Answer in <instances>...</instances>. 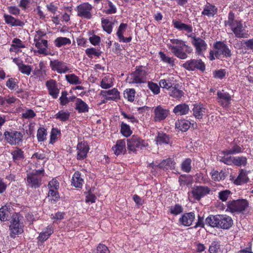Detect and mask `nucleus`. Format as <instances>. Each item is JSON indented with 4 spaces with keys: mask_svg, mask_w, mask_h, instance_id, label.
I'll list each match as a JSON object with an SVG mask.
<instances>
[{
    "mask_svg": "<svg viewBox=\"0 0 253 253\" xmlns=\"http://www.w3.org/2000/svg\"><path fill=\"white\" fill-rule=\"evenodd\" d=\"M170 42L171 44L169 45V48L172 53L179 59H186L187 53H190L192 51L191 47L186 45L182 40L172 39L170 40Z\"/></svg>",
    "mask_w": 253,
    "mask_h": 253,
    "instance_id": "f257e3e1",
    "label": "nucleus"
},
{
    "mask_svg": "<svg viewBox=\"0 0 253 253\" xmlns=\"http://www.w3.org/2000/svg\"><path fill=\"white\" fill-rule=\"evenodd\" d=\"M225 25L231 28L236 37L239 38H246L248 37V34L243 27L242 22L234 19L233 13L229 12L228 20L225 21Z\"/></svg>",
    "mask_w": 253,
    "mask_h": 253,
    "instance_id": "f03ea898",
    "label": "nucleus"
},
{
    "mask_svg": "<svg viewBox=\"0 0 253 253\" xmlns=\"http://www.w3.org/2000/svg\"><path fill=\"white\" fill-rule=\"evenodd\" d=\"M248 205V201L244 199L230 201L227 203L226 211L232 213H239L245 211Z\"/></svg>",
    "mask_w": 253,
    "mask_h": 253,
    "instance_id": "7ed1b4c3",
    "label": "nucleus"
},
{
    "mask_svg": "<svg viewBox=\"0 0 253 253\" xmlns=\"http://www.w3.org/2000/svg\"><path fill=\"white\" fill-rule=\"evenodd\" d=\"M44 173L43 169L33 171L27 174V184L32 188H38L41 185L42 177Z\"/></svg>",
    "mask_w": 253,
    "mask_h": 253,
    "instance_id": "20e7f679",
    "label": "nucleus"
},
{
    "mask_svg": "<svg viewBox=\"0 0 253 253\" xmlns=\"http://www.w3.org/2000/svg\"><path fill=\"white\" fill-rule=\"evenodd\" d=\"M21 220L22 217L19 215L15 214L12 215L9 226L11 237H15L16 235L21 234L23 232L24 225Z\"/></svg>",
    "mask_w": 253,
    "mask_h": 253,
    "instance_id": "39448f33",
    "label": "nucleus"
},
{
    "mask_svg": "<svg viewBox=\"0 0 253 253\" xmlns=\"http://www.w3.org/2000/svg\"><path fill=\"white\" fill-rule=\"evenodd\" d=\"M147 71L142 67H139L129 76L127 81L129 84H141L147 80Z\"/></svg>",
    "mask_w": 253,
    "mask_h": 253,
    "instance_id": "423d86ee",
    "label": "nucleus"
},
{
    "mask_svg": "<svg viewBox=\"0 0 253 253\" xmlns=\"http://www.w3.org/2000/svg\"><path fill=\"white\" fill-rule=\"evenodd\" d=\"M217 159L228 165H234L236 166H245L247 163L245 157H232L230 156H218Z\"/></svg>",
    "mask_w": 253,
    "mask_h": 253,
    "instance_id": "0eeeda50",
    "label": "nucleus"
},
{
    "mask_svg": "<svg viewBox=\"0 0 253 253\" xmlns=\"http://www.w3.org/2000/svg\"><path fill=\"white\" fill-rule=\"evenodd\" d=\"M147 145V143L143 139L136 136H132L127 139V146L128 150L135 152L137 150L142 149Z\"/></svg>",
    "mask_w": 253,
    "mask_h": 253,
    "instance_id": "6e6552de",
    "label": "nucleus"
},
{
    "mask_svg": "<svg viewBox=\"0 0 253 253\" xmlns=\"http://www.w3.org/2000/svg\"><path fill=\"white\" fill-rule=\"evenodd\" d=\"M4 136L6 142L10 145H18L22 142L23 139L22 133L16 130L6 131Z\"/></svg>",
    "mask_w": 253,
    "mask_h": 253,
    "instance_id": "1a4fd4ad",
    "label": "nucleus"
},
{
    "mask_svg": "<svg viewBox=\"0 0 253 253\" xmlns=\"http://www.w3.org/2000/svg\"><path fill=\"white\" fill-rule=\"evenodd\" d=\"M214 54L215 58H221L223 57H229L231 56V50L228 46L223 42H218L214 44Z\"/></svg>",
    "mask_w": 253,
    "mask_h": 253,
    "instance_id": "9d476101",
    "label": "nucleus"
},
{
    "mask_svg": "<svg viewBox=\"0 0 253 253\" xmlns=\"http://www.w3.org/2000/svg\"><path fill=\"white\" fill-rule=\"evenodd\" d=\"M92 8V6L89 3H83L77 7L78 15L82 18L90 19L92 17L91 11Z\"/></svg>",
    "mask_w": 253,
    "mask_h": 253,
    "instance_id": "9b49d317",
    "label": "nucleus"
},
{
    "mask_svg": "<svg viewBox=\"0 0 253 253\" xmlns=\"http://www.w3.org/2000/svg\"><path fill=\"white\" fill-rule=\"evenodd\" d=\"M182 67L188 71H194L196 69L204 71L205 65L201 59H191L183 64Z\"/></svg>",
    "mask_w": 253,
    "mask_h": 253,
    "instance_id": "f8f14e48",
    "label": "nucleus"
},
{
    "mask_svg": "<svg viewBox=\"0 0 253 253\" xmlns=\"http://www.w3.org/2000/svg\"><path fill=\"white\" fill-rule=\"evenodd\" d=\"M192 43L195 48L196 53L198 55H202L207 50L208 45L206 42L200 37H191Z\"/></svg>",
    "mask_w": 253,
    "mask_h": 253,
    "instance_id": "ddd939ff",
    "label": "nucleus"
},
{
    "mask_svg": "<svg viewBox=\"0 0 253 253\" xmlns=\"http://www.w3.org/2000/svg\"><path fill=\"white\" fill-rule=\"evenodd\" d=\"M232 98L230 94L224 90H218L217 92V101L223 108H228L231 104Z\"/></svg>",
    "mask_w": 253,
    "mask_h": 253,
    "instance_id": "4468645a",
    "label": "nucleus"
},
{
    "mask_svg": "<svg viewBox=\"0 0 253 253\" xmlns=\"http://www.w3.org/2000/svg\"><path fill=\"white\" fill-rule=\"evenodd\" d=\"M154 120L155 122L164 120L169 115V111L166 107L159 105L154 109Z\"/></svg>",
    "mask_w": 253,
    "mask_h": 253,
    "instance_id": "2eb2a0df",
    "label": "nucleus"
},
{
    "mask_svg": "<svg viewBox=\"0 0 253 253\" xmlns=\"http://www.w3.org/2000/svg\"><path fill=\"white\" fill-rule=\"evenodd\" d=\"M49 65L52 70L56 71L59 74L65 73L69 70L66 63L58 60H51Z\"/></svg>",
    "mask_w": 253,
    "mask_h": 253,
    "instance_id": "dca6fc26",
    "label": "nucleus"
},
{
    "mask_svg": "<svg viewBox=\"0 0 253 253\" xmlns=\"http://www.w3.org/2000/svg\"><path fill=\"white\" fill-rule=\"evenodd\" d=\"M77 159L78 160L84 159L89 150V147L86 142H78L77 145Z\"/></svg>",
    "mask_w": 253,
    "mask_h": 253,
    "instance_id": "f3484780",
    "label": "nucleus"
},
{
    "mask_svg": "<svg viewBox=\"0 0 253 253\" xmlns=\"http://www.w3.org/2000/svg\"><path fill=\"white\" fill-rule=\"evenodd\" d=\"M210 192V189L208 187L196 186L193 188L191 193L195 200L199 201L202 197L208 194Z\"/></svg>",
    "mask_w": 253,
    "mask_h": 253,
    "instance_id": "a211bd4d",
    "label": "nucleus"
},
{
    "mask_svg": "<svg viewBox=\"0 0 253 253\" xmlns=\"http://www.w3.org/2000/svg\"><path fill=\"white\" fill-rule=\"evenodd\" d=\"M218 228L229 229L233 224L231 217L226 215H218Z\"/></svg>",
    "mask_w": 253,
    "mask_h": 253,
    "instance_id": "6ab92c4d",
    "label": "nucleus"
},
{
    "mask_svg": "<svg viewBox=\"0 0 253 253\" xmlns=\"http://www.w3.org/2000/svg\"><path fill=\"white\" fill-rule=\"evenodd\" d=\"M195 218V213L193 212L184 213L179 219V223L184 226H189L192 225Z\"/></svg>",
    "mask_w": 253,
    "mask_h": 253,
    "instance_id": "aec40b11",
    "label": "nucleus"
},
{
    "mask_svg": "<svg viewBox=\"0 0 253 253\" xmlns=\"http://www.w3.org/2000/svg\"><path fill=\"white\" fill-rule=\"evenodd\" d=\"M192 126L193 128L197 127V124L194 121H189L188 120H178L175 123L176 127L182 131H186Z\"/></svg>",
    "mask_w": 253,
    "mask_h": 253,
    "instance_id": "412c9836",
    "label": "nucleus"
},
{
    "mask_svg": "<svg viewBox=\"0 0 253 253\" xmlns=\"http://www.w3.org/2000/svg\"><path fill=\"white\" fill-rule=\"evenodd\" d=\"M112 150L117 156L125 154L126 151L125 139L117 140L116 144L112 147Z\"/></svg>",
    "mask_w": 253,
    "mask_h": 253,
    "instance_id": "4be33fe9",
    "label": "nucleus"
},
{
    "mask_svg": "<svg viewBox=\"0 0 253 253\" xmlns=\"http://www.w3.org/2000/svg\"><path fill=\"white\" fill-rule=\"evenodd\" d=\"M46 86L50 95L54 99L57 98L59 93V89L57 86L56 82L53 80L47 81L46 82Z\"/></svg>",
    "mask_w": 253,
    "mask_h": 253,
    "instance_id": "5701e85b",
    "label": "nucleus"
},
{
    "mask_svg": "<svg viewBox=\"0 0 253 253\" xmlns=\"http://www.w3.org/2000/svg\"><path fill=\"white\" fill-rule=\"evenodd\" d=\"M101 94L105 98L106 100H116L120 97L119 92L116 88L109 90H102Z\"/></svg>",
    "mask_w": 253,
    "mask_h": 253,
    "instance_id": "b1692460",
    "label": "nucleus"
},
{
    "mask_svg": "<svg viewBox=\"0 0 253 253\" xmlns=\"http://www.w3.org/2000/svg\"><path fill=\"white\" fill-rule=\"evenodd\" d=\"M192 111L193 116L197 119H202L206 113V108L201 103L194 104Z\"/></svg>",
    "mask_w": 253,
    "mask_h": 253,
    "instance_id": "393cba45",
    "label": "nucleus"
},
{
    "mask_svg": "<svg viewBox=\"0 0 253 253\" xmlns=\"http://www.w3.org/2000/svg\"><path fill=\"white\" fill-rule=\"evenodd\" d=\"M13 61L17 65L21 73L27 76L31 74L33 69L31 66L24 64L22 61L17 58L13 59Z\"/></svg>",
    "mask_w": 253,
    "mask_h": 253,
    "instance_id": "a878e982",
    "label": "nucleus"
},
{
    "mask_svg": "<svg viewBox=\"0 0 253 253\" xmlns=\"http://www.w3.org/2000/svg\"><path fill=\"white\" fill-rule=\"evenodd\" d=\"M54 232V228L52 226H47L40 233L38 238L39 242H43L47 240Z\"/></svg>",
    "mask_w": 253,
    "mask_h": 253,
    "instance_id": "bb28decb",
    "label": "nucleus"
},
{
    "mask_svg": "<svg viewBox=\"0 0 253 253\" xmlns=\"http://www.w3.org/2000/svg\"><path fill=\"white\" fill-rule=\"evenodd\" d=\"M189 111V106L185 103L179 104L175 106L173 109V113L177 116L186 115Z\"/></svg>",
    "mask_w": 253,
    "mask_h": 253,
    "instance_id": "cd10ccee",
    "label": "nucleus"
},
{
    "mask_svg": "<svg viewBox=\"0 0 253 253\" xmlns=\"http://www.w3.org/2000/svg\"><path fill=\"white\" fill-rule=\"evenodd\" d=\"M38 49L39 54L44 55H50V52L48 50V43L47 40H44L42 42H39L35 43Z\"/></svg>",
    "mask_w": 253,
    "mask_h": 253,
    "instance_id": "c85d7f7f",
    "label": "nucleus"
},
{
    "mask_svg": "<svg viewBox=\"0 0 253 253\" xmlns=\"http://www.w3.org/2000/svg\"><path fill=\"white\" fill-rule=\"evenodd\" d=\"M3 17L5 23L11 26H23L24 25L23 22L15 19L10 15L4 14Z\"/></svg>",
    "mask_w": 253,
    "mask_h": 253,
    "instance_id": "c756f323",
    "label": "nucleus"
},
{
    "mask_svg": "<svg viewBox=\"0 0 253 253\" xmlns=\"http://www.w3.org/2000/svg\"><path fill=\"white\" fill-rule=\"evenodd\" d=\"M169 90V95L176 99L181 98L184 95L183 91L180 89L178 84H175Z\"/></svg>",
    "mask_w": 253,
    "mask_h": 253,
    "instance_id": "7c9ffc66",
    "label": "nucleus"
},
{
    "mask_svg": "<svg viewBox=\"0 0 253 253\" xmlns=\"http://www.w3.org/2000/svg\"><path fill=\"white\" fill-rule=\"evenodd\" d=\"M175 80L174 78L170 76L167 79L161 80L159 82V85L160 87L169 90L175 84Z\"/></svg>",
    "mask_w": 253,
    "mask_h": 253,
    "instance_id": "2f4dec72",
    "label": "nucleus"
},
{
    "mask_svg": "<svg viewBox=\"0 0 253 253\" xmlns=\"http://www.w3.org/2000/svg\"><path fill=\"white\" fill-rule=\"evenodd\" d=\"M19 102V100L18 99L12 96L0 97V105L2 106H8L18 103Z\"/></svg>",
    "mask_w": 253,
    "mask_h": 253,
    "instance_id": "473e14b6",
    "label": "nucleus"
},
{
    "mask_svg": "<svg viewBox=\"0 0 253 253\" xmlns=\"http://www.w3.org/2000/svg\"><path fill=\"white\" fill-rule=\"evenodd\" d=\"M75 109L80 113H86L88 111V105L81 99L77 98L75 102Z\"/></svg>",
    "mask_w": 253,
    "mask_h": 253,
    "instance_id": "72a5a7b5",
    "label": "nucleus"
},
{
    "mask_svg": "<svg viewBox=\"0 0 253 253\" xmlns=\"http://www.w3.org/2000/svg\"><path fill=\"white\" fill-rule=\"evenodd\" d=\"M172 24L174 27L179 31L184 30L188 33H191L192 32L193 29L192 26L183 23L180 21L173 20L172 21Z\"/></svg>",
    "mask_w": 253,
    "mask_h": 253,
    "instance_id": "f704fd0d",
    "label": "nucleus"
},
{
    "mask_svg": "<svg viewBox=\"0 0 253 253\" xmlns=\"http://www.w3.org/2000/svg\"><path fill=\"white\" fill-rule=\"evenodd\" d=\"M217 10L214 5L207 3L205 6L202 14L208 17H211L216 14Z\"/></svg>",
    "mask_w": 253,
    "mask_h": 253,
    "instance_id": "c9c22d12",
    "label": "nucleus"
},
{
    "mask_svg": "<svg viewBox=\"0 0 253 253\" xmlns=\"http://www.w3.org/2000/svg\"><path fill=\"white\" fill-rule=\"evenodd\" d=\"M84 182L83 179L81 177L79 171H76L72 178V184L76 188H81Z\"/></svg>",
    "mask_w": 253,
    "mask_h": 253,
    "instance_id": "e433bc0d",
    "label": "nucleus"
},
{
    "mask_svg": "<svg viewBox=\"0 0 253 253\" xmlns=\"http://www.w3.org/2000/svg\"><path fill=\"white\" fill-rule=\"evenodd\" d=\"M113 22L109 19L102 18L101 19L102 27L104 31L110 34L112 32Z\"/></svg>",
    "mask_w": 253,
    "mask_h": 253,
    "instance_id": "4c0bfd02",
    "label": "nucleus"
},
{
    "mask_svg": "<svg viewBox=\"0 0 253 253\" xmlns=\"http://www.w3.org/2000/svg\"><path fill=\"white\" fill-rule=\"evenodd\" d=\"M249 180L246 170L241 169L238 177L234 180V183L236 185H241Z\"/></svg>",
    "mask_w": 253,
    "mask_h": 253,
    "instance_id": "58836bf2",
    "label": "nucleus"
},
{
    "mask_svg": "<svg viewBox=\"0 0 253 253\" xmlns=\"http://www.w3.org/2000/svg\"><path fill=\"white\" fill-rule=\"evenodd\" d=\"M114 85L113 79L111 76L104 77L100 82V86L103 89H108Z\"/></svg>",
    "mask_w": 253,
    "mask_h": 253,
    "instance_id": "ea45409f",
    "label": "nucleus"
},
{
    "mask_svg": "<svg viewBox=\"0 0 253 253\" xmlns=\"http://www.w3.org/2000/svg\"><path fill=\"white\" fill-rule=\"evenodd\" d=\"M242 152V148L240 146L235 145L232 148L224 150L219 153L218 156H229L239 153Z\"/></svg>",
    "mask_w": 253,
    "mask_h": 253,
    "instance_id": "a19ab883",
    "label": "nucleus"
},
{
    "mask_svg": "<svg viewBox=\"0 0 253 253\" xmlns=\"http://www.w3.org/2000/svg\"><path fill=\"white\" fill-rule=\"evenodd\" d=\"M25 44L19 39L14 38L12 41V44L9 49L10 52H16L19 48H24Z\"/></svg>",
    "mask_w": 253,
    "mask_h": 253,
    "instance_id": "79ce46f5",
    "label": "nucleus"
},
{
    "mask_svg": "<svg viewBox=\"0 0 253 253\" xmlns=\"http://www.w3.org/2000/svg\"><path fill=\"white\" fill-rule=\"evenodd\" d=\"M174 163L172 159L169 158L166 160H163L161 163L159 164L157 166L159 168L163 169H164L168 170L169 169H172L174 168Z\"/></svg>",
    "mask_w": 253,
    "mask_h": 253,
    "instance_id": "37998d69",
    "label": "nucleus"
},
{
    "mask_svg": "<svg viewBox=\"0 0 253 253\" xmlns=\"http://www.w3.org/2000/svg\"><path fill=\"white\" fill-rule=\"evenodd\" d=\"M70 112L67 110H60L55 115L54 118L62 122H66L70 117Z\"/></svg>",
    "mask_w": 253,
    "mask_h": 253,
    "instance_id": "c03bdc74",
    "label": "nucleus"
},
{
    "mask_svg": "<svg viewBox=\"0 0 253 253\" xmlns=\"http://www.w3.org/2000/svg\"><path fill=\"white\" fill-rule=\"evenodd\" d=\"M71 43V40L66 37H58L54 41V44L57 47H60L62 46L70 44Z\"/></svg>",
    "mask_w": 253,
    "mask_h": 253,
    "instance_id": "a18cd8bd",
    "label": "nucleus"
},
{
    "mask_svg": "<svg viewBox=\"0 0 253 253\" xmlns=\"http://www.w3.org/2000/svg\"><path fill=\"white\" fill-rule=\"evenodd\" d=\"M179 182L181 186L191 185L193 183V178L190 175H182L179 177Z\"/></svg>",
    "mask_w": 253,
    "mask_h": 253,
    "instance_id": "49530a36",
    "label": "nucleus"
},
{
    "mask_svg": "<svg viewBox=\"0 0 253 253\" xmlns=\"http://www.w3.org/2000/svg\"><path fill=\"white\" fill-rule=\"evenodd\" d=\"M60 136V130L57 128H52L50 132L49 143L52 144H54Z\"/></svg>",
    "mask_w": 253,
    "mask_h": 253,
    "instance_id": "de8ad7c7",
    "label": "nucleus"
},
{
    "mask_svg": "<svg viewBox=\"0 0 253 253\" xmlns=\"http://www.w3.org/2000/svg\"><path fill=\"white\" fill-rule=\"evenodd\" d=\"M65 78L67 81L70 84H82V81L78 76L74 74L66 75Z\"/></svg>",
    "mask_w": 253,
    "mask_h": 253,
    "instance_id": "09e8293b",
    "label": "nucleus"
},
{
    "mask_svg": "<svg viewBox=\"0 0 253 253\" xmlns=\"http://www.w3.org/2000/svg\"><path fill=\"white\" fill-rule=\"evenodd\" d=\"M155 140L158 145L167 144L169 142V138L166 134L159 133Z\"/></svg>",
    "mask_w": 253,
    "mask_h": 253,
    "instance_id": "8fccbe9b",
    "label": "nucleus"
},
{
    "mask_svg": "<svg viewBox=\"0 0 253 253\" xmlns=\"http://www.w3.org/2000/svg\"><path fill=\"white\" fill-rule=\"evenodd\" d=\"M218 215H210L206 219V224L212 227H218Z\"/></svg>",
    "mask_w": 253,
    "mask_h": 253,
    "instance_id": "3c124183",
    "label": "nucleus"
},
{
    "mask_svg": "<svg viewBox=\"0 0 253 253\" xmlns=\"http://www.w3.org/2000/svg\"><path fill=\"white\" fill-rule=\"evenodd\" d=\"M210 174L212 180L215 181H219L224 179L225 177L224 173L221 171L218 172L217 170H212Z\"/></svg>",
    "mask_w": 253,
    "mask_h": 253,
    "instance_id": "603ef678",
    "label": "nucleus"
},
{
    "mask_svg": "<svg viewBox=\"0 0 253 253\" xmlns=\"http://www.w3.org/2000/svg\"><path fill=\"white\" fill-rule=\"evenodd\" d=\"M121 132L123 136L126 137L129 136L132 134L130 126L123 122L122 123L121 125Z\"/></svg>",
    "mask_w": 253,
    "mask_h": 253,
    "instance_id": "864d4df0",
    "label": "nucleus"
},
{
    "mask_svg": "<svg viewBox=\"0 0 253 253\" xmlns=\"http://www.w3.org/2000/svg\"><path fill=\"white\" fill-rule=\"evenodd\" d=\"M11 154L14 161H19L24 158L23 152L18 148L12 151Z\"/></svg>",
    "mask_w": 253,
    "mask_h": 253,
    "instance_id": "5fc2aeb1",
    "label": "nucleus"
},
{
    "mask_svg": "<svg viewBox=\"0 0 253 253\" xmlns=\"http://www.w3.org/2000/svg\"><path fill=\"white\" fill-rule=\"evenodd\" d=\"M135 91L133 88H127L124 91V97L128 101L132 102L134 99Z\"/></svg>",
    "mask_w": 253,
    "mask_h": 253,
    "instance_id": "6e6d98bb",
    "label": "nucleus"
},
{
    "mask_svg": "<svg viewBox=\"0 0 253 253\" xmlns=\"http://www.w3.org/2000/svg\"><path fill=\"white\" fill-rule=\"evenodd\" d=\"M85 52L87 56L90 58L95 56L99 57L101 53V52L99 50L93 47L86 49Z\"/></svg>",
    "mask_w": 253,
    "mask_h": 253,
    "instance_id": "4d7b16f0",
    "label": "nucleus"
},
{
    "mask_svg": "<svg viewBox=\"0 0 253 253\" xmlns=\"http://www.w3.org/2000/svg\"><path fill=\"white\" fill-rule=\"evenodd\" d=\"M47 135L46 129L43 127L40 128L37 131V137L39 142H42L45 140Z\"/></svg>",
    "mask_w": 253,
    "mask_h": 253,
    "instance_id": "13d9d810",
    "label": "nucleus"
},
{
    "mask_svg": "<svg viewBox=\"0 0 253 253\" xmlns=\"http://www.w3.org/2000/svg\"><path fill=\"white\" fill-rule=\"evenodd\" d=\"M58 190H49L48 193V197L51 200V202H56L59 199Z\"/></svg>",
    "mask_w": 253,
    "mask_h": 253,
    "instance_id": "bf43d9fd",
    "label": "nucleus"
},
{
    "mask_svg": "<svg viewBox=\"0 0 253 253\" xmlns=\"http://www.w3.org/2000/svg\"><path fill=\"white\" fill-rule=\"evenodd\" d=\"M6 86L10 90H15L18 86L17 80L15 78H9L6 82Z\"/></svg>",
    "mask_w": 253,
    "mask_h": 253,
    "instance_id": "052dcab7",
    "label": "nucleus"
},
{
    "mask_svg": "<svg viewBox=\"0 0 253 253\" xmlns=\"http://www.w3.org/2000/svg\"><path fill=\"white\" fill-rule=\"evenodd\" d=\"M231 194L232 193L229 190H222L218 192V198L222 202H225Z\"/></svg>",
    "mask_w": 253,
    "mask_h": 253,
    "instance_id": "680f3d73",
    "label": "nucleus"
},
{
    "mask_svg": "<svg viewBox=\"0 0 253 253\" xmlns=\"http://www.w3.org/2000/svg\"><path fill=\"white\" fill-rule=\"evenodd\" d=\"M46 35V32L42 30H38L36 32L34 42V43L39 42H42L44 40H43L42 38Z\"/></svg>",
    "mask_w": 253,
    "mask_h": 253,
    "instance_id": "e2e57ef3",
    "label": "nucleus"
},
{
    "mask_svg": "<svg viewBox=\"0 0 253 253\" xmlns=\"http://www.w3.org/2000/svg\"><path fill=\"white\" fill-rule=\"evenodd\" d=\"M191 160L190 159H185L181 164L182 170L186 172H189L191 169Z\"/></svg>",
    "mask_w": 253,
    "mask_h": 253,
    "instance_id": "0e129e2a",
    "label": "nucleus"
},
{
    "mask_svg": "<svg viewBox=\"0 0 253 253\" xmlns=\"http://www.w3.org/2000/svg\"><path fill=\"white\" fill-rule=\"evenodd\" d=\"M159 55L160 56V58L161 60L165 62L168 63L171 66L173 65L174 64V61L173 59L172 58H170L169 56H166V55L163 52L160 51L159 53Z\"/></svg>",
    "mask_w": 253,
    "mask_h": 253,
    "instance_id": "69168bd1",
    "label": "nucleus"
},
{
    "mask_svg": "<svg viewBox=\"0 0 253 253\" xmlns=\"http://www.w3.org/2000/svg\"><path fill=\"white\" fill-rule=\"evenodd\" d=\"M169 211L171 214L176 215L183 211V208L180 205L176 204L173 206H171L169 208Z\"/></svg>",
    "mask_w": 253,
    "mask_h": 253,
    "instance_id": "338daca9",
    "label": "nucleus"
},
{
    "mask_svg": "<svg viewBox=\"0 0 253 253\" xmlns=\"http://www.w3.org/2000/svg\"><path fill=\"white\" fill-rule=\"evenodd\" d=\"M148 86L150 90L155 94H158L160 93V89L159 85L152 82H149Z\"/></svg>",
    "mask_w": 253,
    "mask_h": 253,
    "instance_id": "774afa93",
    "label": "nucleus"
}]
</instances>
